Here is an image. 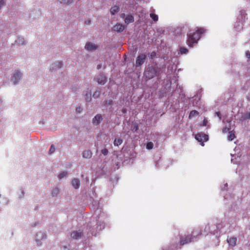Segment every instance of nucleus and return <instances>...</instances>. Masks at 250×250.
I'll return each instance as SVG.
<instances>
[{"mask_svg": "<svg viewBox=\"0 0 250 250\" xmlns=\"http://www.w3.org/2000/svg\"><path fill=\"white\" fill-rule=\"evenodd\" d=\"M204 32V29L200 28L197 29L195 33L192 32L191 31L188 33V39L187 40L188 46H192L193 44L196 43L200 38V35Z\"/></svg>", "mask_w": 250, "mask_h": 250, "instance_id": "nucleus-1", "label": "nucleus"}, {"mask_svg": "<svg viewBox=\"0 0 250 250\" xmlns=\"http://www.w3.org/2000/svg\"><path fill=\"white\" fill-rule=\"evenodd\" d=\"M46 234L45 232L42 231H39L35 234V241L36 245L40 246H41L43 242L46 238Z\"/></svg>", "mask_w": 250, "mask_h": 250, "instance_id": "nucleus-2", "label": "nucleus"}, {"mask_svg": "<svg viewBox=\"0 0 250 250\" xmlns=\"http://www.w3.org/2000/svg\"><path fill=\"white\" fill-rule=\"evenodd\" d=\"M22 77L21 72L19 70H15L11 77V82L13 85L18 84Z\"/></svg>", "mask_w": 250, "mask_h": 250, "instance_id": "nucleus-3", "label": "nucleus"}, {"mask_svg": "<svg viewBox=\"0 0 250 250\" xmlns=\"http://www.w3.org/2000/svg\"><path fill=\"white\" fill-rule=\"evenodd\" d=\"M195 139L200 143V144L203 146L204 142H206L208 139V135L202 133H198L195 136Z\"/></svg>", "mask_w": 250, "mask_h": 250, "instance_id": "nucleus-4", "label": "nucleus"}, {"mask_svg": "<svg viewBox=\"0 0 250 250\" xmlns=\"http://www.w3.org/2000/svg\"><path fill=\"white\" fill-rule=\"evenodd\" d=\"M98 48V46L94 42H87L84 46V49L89 51L92 52Z\"/></svg>", "mask_w": 250, "mask_h": 250, "instance_id": "nucleus-5", "label": "nucleus"}, {"mask_svg": "<svg viewBox=\"0 0 250 250\" xmlns=\"http://www.w3.org/2000/svg\"><path fill=\"white\" fill-rule=\"evenodd\" d=\"M120 17L122 19L125 18V23L126 24L132 23L134 21V17L132 15H127L125 16V14L122 13L120 15Z\"/></svg>", "mask_w": 250, "mask_h": 250, "instance_id": "nucleus-6", "label": "nucleus"}, {"mask_svg": "<svg viewBox=\"0 0 250 250\" xmlns=\"http://www.w3.org/2000/svg\"><path fill=\"white\" fill-rule=\"evenodd\" d=\"M125 28L126 26L124 24L120 23H117L113 27L112 30L117 32H122L125 29Z\"/></svg>", "mask_w": 250, "mask_h": 250, "instance_id": "nucleus-7", "label": "nucleus"}, {"mask_svg": "<svg viewBox=\"0 0 250 250\" xmlns=\"http://www.w3.org/2000/svg\"><path fill=\"white\" fill-rule=\"evenodd\" d=\"M97 82L101 85L104 84L107 81L105 76L103 74L98 75L96 78Z\"/></svg>", "mask_w": 250, "mask_h": 250, "instance_id": "nucleus-8", "label": "nucleus"}, {"mask_svg": "<svg viewBox=\"0 0 250 250\" xmlns=\"http://www.w3.org/2000/svg\"><path fill=\"white\" fill-rule=\"evenodd\" d=\"M144 75L146 78L150 79L155 75V72H154L153 69L149 68L145 71Z\"/></svg>", "mask_w": 250, "mask_h": 250, "instance_id": "nucleus-9", "label": "nucleus"}, {"mask_svg": "<svg viewBox=\"0 0 250 250\" xmlns=\"http://www.w3.org/2000/svg\"><path fill=\"white\" fill-rule=\"evenodd\" d=\"M103 117L101 114H97L92 120V123L94 125H99L102 121Z\"/></svg>", "mask_w": 250, "mask_h": 250, "instance_id": "nucleus-10", "label": "nucleus"}, {"mask_svg": "<svg viewBox=\"0 0 250 250\" xmlns=\"http://www.w3.org/2000/svg\"><path fill=\"white\" fill-rule=\"evenodd\" d=\"M145 58H146L145 56L143 55L139 56L136 60V65H142L145 61Z\"/></svg>", "mask_w": 250, "mask_h": 250, "instance_id": "nucleus-11", "label": "nucleus"}, {"mask_svg": "<svg viewBox=\"0 0 250 250\" xmlns=\"http://www.w3.org/2000/svg\"><path fill=\"white\" fill-rule=\"evenodd\" d=\"M80 184V181L78 179H74L72 181V185L75 189H77L79 188Z\"/></svg>", "mask_w": 250, "mask_h": 250, "instance_id": "nucleus-12", "label": "nucleus"}, {"mask_svg": "<svg viewBox=\"0 0 250 250\" xmlns=\"http://www.w3.org/2000/svg\"><path fill=\"white\" fill-rule=\"evenodd\" d=\"M119 11V7L117 5L112 6L110 10V14L112 15L116 14Z\"/></svg>", "mask_w": 250, "mask_h": 250, "instance_id": "nucleus-13", "label": "nucleus"}, {"mask_svg": "<svg viewBox=\"0 0 250 250\" xmlns=\"http://www.w3.org/2000/svg\"><path fill=\"white\" fill-rule=\"evenodd\" d=\"M62 66V63L61 62L58 61L52 64V69L53 70L61 68Z\"/></svg>", "mask_w": 250, "mask_h": 250, "instance_id": "nucleus-14", "label": "nucleus"}, {"mask_svg": "<svg viewBox=\"0 0 250 250\" xmlns=\"http://www.w3.org/2000/svg\"><path fill=\"white\" fill-rule=\"evenodd\" d=\"M228 242L230 246L234 247L236 245V238L231 237L229 239H228Z\"/></svg>", "mask_w": 250, "mask_h": 250, "instance_id": "nucleus-15", "label": "nucleus"}, {"mask_svg": "<svg viewBox=\"0 0 250 250\" xmlns=\"http://www.w3.org/2000/svg\"><path fill=\"white\" fill-rule=\"evenodd\" d=\"M83 156L85 158H90L91 157V152L89 150H85L83 153Z\"/></svg>", "mask_w": 250, "mask_h": 250, "instance_id": "nucleus-16", "label": "nucleus"}, {"mask_svg": "<svg viewBox=\"0 0 250 250\" xmlns=\"http://www.w3.org/2000/svg\"><path fill=\"white\" fill-rule=\"evenodd\" d=\"M192 241H193V240H192L191 238H189V237L188 236V237L186 238L185 239H182L180 241V244H181V245H183L185 244H187L189 242H190Z\"/></svg>", "mask_w": 250, "mask_h": 250, "instance_id": "nucleus-17", "label": "nucleus"}, {"mask_svg": "<svg viewBox=\"0 0 250 250\" xmlns=\"http://www.w3.org/2000/svg\"><path fill=\"white\" fill-rule=\"evenodd\" d=\"M81 232L74 231L71 233V237L76 239L81 237Z\"/></svg>", "mask_w": 250, "mask_h": 250, "instance_id": "nucleus-18", "label": "nucleus"}, {"mask_svg": "<svg viewBox=\"0 0 250 250\" xmlns=\"http://www.w3.org/2000/svg\"><path fill=\"white\" fill-rule=\"evenodd\" d=\"M150 17L153 20V21L155 22L157 21L158 20V15L153 13L152 12H150Z\"/></svg>", "mask_w": 250, "mask_h": 250, "instance_id": "nucleus-19", "label": "nucleus"}, {"mask_svg": "<svg viewBox=\"0 0 250 250\" xmlns=\"http://www.w3.org/2000/svg\"><path fill=\"white\" fill-rule=\"evenodd\" d=\"M17 42L19 44L23 45L26 43V41L24 38L20 37L17 40Z\"/></svg>", "mask_w": 250, "mask_h": 250, "instance_id": "nucleus-20", "label": "nucleus"}, {"mask_svg": "<svg viewBox=\"0 0 250 250\" xmlns=\"http://www.w3.org/2000/svg\"><path fill=\"white\" fill-rule=\"evenodd\" d=\"M123 142V140L122 139L120 138H116L114 142V144L115 146H119Z\"/></svg>", "mask_w": 250, "mask_h": 250, "instance_id": "nucleus-21", "label": "nucleus"}, {"mask_svg": "<svg viewBox=\"0 0 250 250\" xmlns=\"http://www.w3.org/2000/svg\"><path fill=\"white\" fill-rule=\"evenodd\" d=\"M59 193V189L57 188H53L51 191V194L53 196H56Z\"/></svg>", "mask_w": 250, "mask_h": 250, "instance_id": "nucleus-22", "label": "nucleus"}, {"mask_svg": "<svg viewBox=\"0 0 250 250\" xmlns=\"http://www.w3.org/2000/svg\"><path fill=\"white\" fill-rule=\"evenodd\" d=\"M234 138V133L232 131H229L228 136V139L229 141H232Z\"/></svg>", "mask_w": 250, "mask_h": 250, "instance_id": "nucleus-23", "label": "nucleus"}, {"mask_svg": "<svg viewBox=\"0 0 250 250\" xmlns=\"http://www.w3.org/2000/svg\"><path fill=\"white\" fill-rule=\"evenodd\" d=\"M198 115V112L197 111L195 110H192L191 111L189 115V117L190 118L194 117L195 116H196Z\"/></svg>", "mask_w": 250, "mask_h": 250, "instance_id": "nucleus-24", "label": "nucleus"}, {"mask_svg": "<svg viewBox=\"0 0 250 250\" xmlns=\"http://www.w3.org/2000/svg\"><path fill=\"white\" fill-rule=\"evenodd\" d=\"M67 174V173L66 172L63 171V172H62L61 173H60L58 175V177L59 179H62L64 177H65L66 176Z\"/></svg>", "mask_w": 250, "mask_h": 250, "instance_id": "nucleus-25", "label": "nucleus"}, {"mask_svg": "<svg viewBox=\"0 0 250 250\" xmlns=\"http://www.w3.org/2000/svg\"><path fill=\"white\" fill-rule=\"evenodd\" d=\"M83 111V107L81 106H78L75 108V112L77 113H80Z\"/></svg>", "mask_w": 250, "mask_h": 250, "instance_id": "nucleus-26", "label": "nucleus"}, {"mask_svg": "<svg viewBox=\"0 0 250 250\" xmlns=\"http://www.w3.org/2000/svg\"><path fill=\"white\" fill-rule=\"evenodd\" d=\"M61 3L63 4H69L72 2V0H58Z\"/></svg>", "mask_w": 250, "mask_h": 250, "instance_id": "nucleus-27", "label": "nucleus"}, {"mask_svg": "<svg viewBox=\"0 0 250 250\" xmlns=\"http://www.w3.org/2000/svg\"><path fill=\"white\" fill-rule=\"evenodd\" d=\"M153 147V144L152 142H149L146 144V148L148 149H151Z\"/></svg>", "mask_w": 250, "mask_h": 250, "instance_id": "nucleus-28", "label": "nucleus"}, {"mask_svg": "<svg viewBox=\"0 0 250 250\" xmlns=\"http://www.w3.org/2000/svg\"><path fill=\"white\" fill-rule=\"evenodd\" d=\"M180 51L181 54H186L188 52V50L187 48H181Z\"/></svg>", "mask_w": 250, "mask_h": 250, "instance_id": "nucleus-29", "label": "nucleus"}, {"mask_svg": "<svg viewBox=\"0 0 250 250\" xmlns=\"http://www.w3.org/2000/svg\"><path fill=\"white\" fill-rule=\"evenodd\" d=\"M230 129H231L230 127H228L227 126H226L225 127H224L223 128L222 132L225 133H226L227 131H229Z\"/></svg>", "mask_w": 250, "mask_h": 250, "instance_id": "nucleus-30", "label": "nucleus"}, {"mask_svg": "<svg viewBox=\"0 0 250 250\" xmlns=\"http://www.w3.org/2000/svg\"><path fill=\"white\" fill-rule=\"evenodd\" d=\"M5 2L4 0H0V9L1 8V7L5 5Z\"/></svg>", "mask_w": 250, "mask_h": 250, "instance_id": "nucleus-31", "label": "nucleus"}, {"mask_svg": "<svg viewBox=\"0 0 250 250\" xmlns=\"http://www.w3.org/2000/svg\"><path fill=\"white\" fill-rule=\"evenodd\" d=\"M100 95V92L99 91H96L93 96L94 97V98H98Z\"/></svg>", "mask_w": 250, "mask_h": 250, "instance_id": "nucleus-32", "label": "nucleus"}, {"mask_svg": "<svg viewBox=\"0 0 250 250\" xmlns=\"http://www.w3.org/2000/svg\"><path fill=\"white\" fill-rule=\"evenodd\" d=\"M85 98H86V100H87V101L90 100L91 99L90 93L89 94V95L87 93H86Z\"/></svg>", "mask_w": 250, "mask_h": 250, "instance_id": "nucleus-33", "label": "nucleus"}, {"mask_svg": "<svg viewBox=\"0 0 250 250\" xmlns=\"http://www.w3.org/2000/svg\"><path fill=\"white\" fill-rule=\"evenodd\" d=\"M102 152L104 155H106L108 153V150L106 149H103Z\"/></svg>", "mask_w": 250, "mask_h": 250, "instance_id": "nucleus-34", "label": "nucleus"}, {"mask_svg": "<svg viewBox=\"0 0 250 250\" xmlns=\"http://www.w3.org/2000/svg\"><path fill=\"white\" fill-rule=\"evenodd\" d=\"M55 147L53 145H52L50 148V151L51 152V153H52L55 151Z\"/></svg>", "mask_w": 250, "mask_h": 250, "instance_id": "nucleus-35", "label": "nucleus"}, {"mask_svg": "<svg viewBox=\"0 0 250 250\" xmlns=\"http://www.w3.org/2000/svg\"><path fill=\"white\" fill-rule=\"evenodd\" d=\"M246 56L248 58L250 59V52L249 51H247L246 52Z\"/></svg>", "mask_w": 250, "mask_h": 250, "instance_id": "nucleus-36", "label": "nucleus"}, {"mask_svg": "<svg viewBox=\"0 0 250 250\" xmlns=\"http://www.w3.org/2000/svg\"><path fill=\"white\" fill-rule=\"evenodd\" d=\"M207 123H208V121L206 119H205L203 121V125L206 126L207 125Z\"/></svg>", "mask_w": 250, "mask_h": 250, "instance_id": "nucleus-37", "label": "nucleus"}, {"mask_svg": "<svg viewBox=\"0 0 250 250\" xmlns=\"http://www.w3.org/2000/svg\"><path fill=\"white\" fill-rule=\"evenodd\" d=\"M215 114L217 116V117H218L220 119H221V115H220V112H216L215 113Z\"/></svg>", "mask_w": 250, "mask_h": 250, "instance_id": "nucleus-38", "label": "nucleus"}, {"mask_svg": "<svg viewBox=\"0 0 250 250\" xmlns=\"http://www.w3.org/2000/svg\"><path fill=\"white\" fill-rule=\"evenodd\" d=\"M139 17H140V18H142L143 20H144V19H145V18H143V16H142V15H140V14L139 15Z\"/></svg>", "mask_w": 250, "mask_h": 250, "instance_id": "nucleus-39", "label": "nucleus"}, {"mask_svg": "<svg viewBox=\"0 0 250 250\" xmlns=\"http://www.w3.org/2000/svg\"><path fill=\"white\" fill-rule=\"evenodd\" d=\"M137 129H138V128H137V127H134V128H133V129H135V131H136V130H137Z\"/></svg>", "mask_w": 250, "mask_h": 250, "instance_id": "nucleus-40", "label": "nucleus"}, {"mask_svg": "<svg viewBox=\"0 0 250 250\" xmlns=\"http://www.w3.org/2000/svg\"><path fill=\"white\" fill-rule=\"evenodd\" d=\"M231 156L232 157H235L236 156V154H231Z\"/></svg>", "mask_w": 250, "mask_h": 250, "instance_id": "nucleus-41", "label": "nucleus"}, {"mask_svg": "<svg viewBox=\"0 0 250 250\" xmlns=\"http://www.w3.org/2000/svg\"><path fill=\"white\" fill-rule=\"evenodd\" d=\"M195 233H196V232H193V234H192V235H193L194 236H195Z\"/></svg>", "mask_w": 250, "mask_h": 250, "instance_id": "nucleus-42", "label": "nucleus"}]
</instances>
